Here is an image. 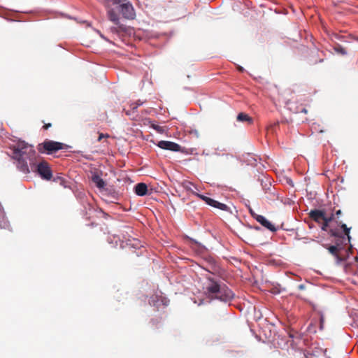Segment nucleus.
Listing matches in <instances>:
<instances>
[{"label":"nucleus","mask_w":358,"mask_h":358,"mask_svg":"<svg viewBox=\"0 0 358 358\" xmlns=\"http://www.w3.org/2000/svg\"><path fill=\"white\" fill-rule=\"evenodd\" d=\"M104 6L108 20L122 29L124 24L120 23V13L127 20H134L136 17L135 10L129 0H105Z\"/></svg>","instance_id":"obj_1"},{"label":"nucleus","mask_w":358,"mask_h":358,"mask_svg":"<svg viewBox=\"0 0 358 358\" xmlns=\"http://www.w3.org/2000/svg\"><path fill=\"white\" fill-rule=\"evenodd\" d=\"M12 150V157L16 161L17 168L24 173H30V168L37 159L33 146L22 141L14 145Z\"/></svg>","instance_id":"obj_2"},{"label":"nucleus","mask_w":358,"mask_h":358,"mask_svg":"<svg viewBox=\"0 0 358 358\" xmlns=\"http://www.w3.org/2000/svg\"><path fill=\"white\" fill-rule=\"evenodd\" d=\"M204 292L208 298L229 302L234 297V292L221 280L211 277L206 278Z\"/></svg>","instance_id":"obj_3"},{"label":"nucleus","mask_w":358,"mask_h":358,"mask_svg":"<svg viewBox=\"0 0 358 358\" xmlns=\"http://www.w3.org/2000/svg\"><path fill=\"white\" fill-rule=\"evenodd\" d=\"M343 230V234L338 229H331V235L335 237V245H337L340 250H343L345 245L350 243V228H348L345 224H342L341 226Z\"/></svg>","instance_id":"obj_4"},{"label":"nucleus","mask_w":358,"mask_h":358,"mask_svg":"<svg viewBox=\"0 0 358 358\" xmlns=\"http://www.w3.org/2000/svg\"><path fill=\"white\" fill-rule=\"evenodd\" d=\"M30 171L38 173L41 178L46 180H50L52 176L49 164L45 160L38 162L36 159L31 166Z\"/></svg>","instance_id":"obj_5"},{"label":"nucleus","mask_w":358,"mask_h":358,"mask_svg":"<svg viewBox=\"0 0 358 358\" xmlns=\"http://www.w3.org/2000/svg\"><path fill=\"white\" fill-rule=\"evenodd\" d=\"M65 145L62 143L45 140L42 143L38 144V150L41 153H47L48 155L52 154L59 150H62L65 148Z\"/></svg>","instance_id":"obj_6"},{"label":"nucleus","mask_w":358,"mask_h":358,"mask_svg":"<svg viewBox=\"0 0 358 358\" xmlns=\"http://www.w3.org/2000/svg\"><path fill=\"white\" fill-rule=\"evenodd\" d=\"M308 101L303 99H299L296 101H293L292 100H287L286 101V105L288 108L295 113H303L305 114L308 113L307 107H309V104L308 103Z\"/></svg>","instance_id":"obj_7"},{"label":"nucleus","mask_w":358,"mask_h":358,"mask_svg":"<svg viewBox=\"0 0 358 358\" xmlns=\"http://www.w3.org/2000/svg\"><path fill=\"white\" fill-rule=\"evenodd\" d=\"M199 198H200L201 200L206 202L208 205L218 208L220 210H224V211H228L229 210V208L224 203H220L217 201H215L207 196H204L203 194H196Z\"/></svg>","instance_id":"obj_8"},{"label":"nucleus","mask_w":358,"mask_h":358,"mask_svg":"<svg viewBox=\"0 0 358 358\" xmlns=\"http://www.w3.org/2000/svg\"><path fill=\"white\" fill-rule=\"evenodd\" d=\"M199 198H200L201 200L206 202L208 205L218 208L220 210H224V211H228L229 210V208L224 203H220L217 201H215L207 196H204L203 194H196Z\"/></svg>","instance_id":"obj_9"},{"label":"nucleus","mask_w":358,"mask_h":358,"mask_svg":"<svg viewBox=\"0 0 358 358\" xmlns=\"http://www.w3.org/2000/svg\"><path fill=\"white\" fill-rule=\"evenodd\" d=\"M157 145L164 150H168L173 152L181 151V146L174 142L169 141H160Z\"/></svg>","instance_id":"obj_10"},{"label":"nucleus","mask_w":358,"mask_h":358,"mask_svg":"<svg viewBox=\"0 0 358 358\" xmlns=\"http://www.w3.org/2000/svg\"><path fill=\"white\" fill-rule=\"evenodd\" d=\"M308 215L309 217L311 220H314L317 223H320L322 221V220L325 219L326 217L325 213L323 210L317 209L310 210Z\"/></svg>","instance_id":"obj_11"},{"label":"nucleus","mask_w":358,"mask_h":358,"mask_svg":"<svg viewBox=\"0 0 358 358\" xmlns=\"http://www.w3.org/2000/svg\"><path fill=\"white\" fill-rule=\"evenodd\" d=\"M256 220L259 223H260L263 227H264L265 228H266L267 229H268L271 231L273 232L277 230L275 227L271 222H270L268 220H267L266 219V217H264L263 215L257 216Z\"/></svg>","instance_id":"obj_12"},{"label":"nucleus","mask_w":358,"mask_h":358,"mask_svg":"<svg viewBox=\"0 0 358 358\" xmlns=\"http://www.w3.org/2000/svg\"><path fill=\"white\" fill-rule=\"evenodd\" d=\"M166 302L167 300L166 298L158 295L152 296L149 300L150 305L156 307H158L159 306V303H162L163 305L166 306Z\"/></svg>","instance_id":"obj_13"},{"label":"nucleus","mask_w":358,"mask_h":358,"mask_svg":"<svg viewBox=\"0 0 358 358\" xmlns=\"http://www.w3.org/2000/svg\"><path fill=\"white\" fill-rule=\"evenodd\" d=\"M134 190L138 196H143L147 194L148 186L145 183L140 182L135 186Z\"/></svg>","instance_id":"obj_14"},{"label":"nucleus","mask_w":358,"mask_h":358,"mask_svg":"<svg viewBox=\"0 0 358 358\" xmlns=\"http://www.w3.org/2000/svg\"><path fill=\"white\" fill-rule=\"evenodd\" d=\"M329 252L333 255L336 258L337 264H339L342 261L344 260L343 257L340 256L338 252L341 250L340 248L337 245H331L328 248Z\"/></svg>","instance_id":"obj_15"},{"label":"nucleus","mask_w":358,"mask_h":358,"mask_svg":"<svg viewBox=\"0 0 358 358\" xmlns=\"http://www.w3.org/2000/svg\"><path fill=\"white\" fill-rule=\"evenodd\" d=\"M236 120L238 122H247L248 124H252L253 122L252 118L245 113H238Z\"/></svg>","instance_id":"obj_16"},{"label":"nucleus","mask_w":358,"mask_h":358,"mask_svg":"<svg viewBox=\"0 0 358 358\" xmlns=\"http://www.w3.org/2000/svg\"><path fill=\"white\" fill-rule=\"evenodd\" d=\"M92 180L99 189H102L106 186V182L98 174H94Z\"/></svg>","instance_id":"obj_17"},{"label":"nucleus","mask_w":358,"mask_h":358,"mask_svg":"<svg viewBox=\"0 0 358 358\" xmlns=\"http://www.w3.org/2000/svg\"><path fill=\"white\" fill-rule=\"evenodd\" d=\"M117 27H113L110 28L111 32L114 34H119L120 32H124L126 31V27L124 25V29H122L119 27V25H116Z\"/></svg>","instance_id":"obj_18"},{"label":"nucleus","mask_w":358,"mask_h":358,"mask_svg":"<svg viewBox=\"0 0 358 358\" xmlns=\"http://www.w3.org/2000/svg\"><path fill=\"white\" fill-rule=\"evenodd\" d=\"M331 220V217H325L324 220H322V222H323L322 225V230H324V231L327 230V228L329 223Z\"/></svg>","instance_id":"obj_19"},{"label":"nucleus","mask_w":358,"mask_h":358,"mask_svg":"<svg viewBox=\"0 0 358 358\" xmlns=\"http://www.w3.org/2000/svg\"><path fill=\"white\" fill-rule=\"evenodd\" d=\"M336 52H340L342 55H345L347 53L345 50L340 45L338 47L336 48Z\"/></svg>","instance_id":"obj_20"},{"label":"nucleus","mask_w":358,"mask_h":358,"mask_svg":"<svg viewBox=\"0 0 358 358\" xmlns=\"http://www.w3.org/2000/svg\"><path fill=\"white\" fill-rule=\"evenodd\" d=\"M0 226L1 228H7L8 227V223L7 222V221L3 220L2 221H0Z\"/></svg>","instance_id":"obj_21"},{"label":"nucleus","mask_w":358,"mask_h":358,"mask_svg":"<svg viewBox=\"0 0 358 358\" xmlns=\"http://www.w3.org/2000/svg\"><path fill=\"white\" fill-rule=\"evenodd\" d=\"M108 137H109L108 134H104L101 133V134H99L97 141L99 142H100L103 138H108Z\"/></svg>","instance_id":"obj_22"},{"label":"nucleus","mask_w":358,"mask_h":358,"mask_svg":"<svg viewBox=\"0 0 358 358\" xmlns=\"http://www.w3.org/2000/svg\"><path fill=\"white\" fill-rule=\"evenodd\" d=\"M152 127L159 132H162L164 131L163 127L159 125H153Z\"/></svg>","instance_id":"obj_23"},{"label":"nucleus","mask_w":358,"mask_h":358,"mask_svg":"<svg viewBox=\"0 0 358 358\" xmlns=\"http://www.w3.org/2000/svg\"><path fill=\"white\" fill-rule=\"evenodd\" d=\"M250 214H251L252 217L254 219H255V220H256V217H257V216H260V215H257V213H255L254 212V210H253L252 208H250Z\"/></svg>","instance_id":"obj_24"},{"label":"nucleus","mask_w":358,"mask_h":358,"mask_svg":"<svg viewBox=\"0 0 358 358\" xmlns=\"http://www.w3.org/2000/svg\"><path fill=\"white\" fill-rule=\"evenodd\" d=\"M131 109L133 112H134L138 108V105H136V103H132L130 105Z\"/></svg>","instance_id":"obj_25"},{"label":"nucleus","mask_w":358,"mask_h":358,"mask_svg":"<svg viewBox=\"0 0 358 358\" xmlns=\"http://www.w3.org/2000/svg\"><path fill=\"white\" fill-rule=\"evenodd\" d=\"M134 243L131 244L133 246H134V247H137V248H141V246L140 245V243H139V241H137V240H134Z\"/></svg>","instance_id":"obj_26"},{"label":"nucleus","mask_w":358,"mask_h":358,"mask_svg":"<svg viewBox=\"0 0 358 358\" xmlns=\"http://www.w3.org/2000/svg\"><path fill=\"white\" fill-rule=\"evenodd\" d=\"M190 133L192 134H194V136H196V137H199V133L197 130H192L190 131Z\"/></svg>","instance_id":"obj_27"},{"label":"nucleus","mask_w":358,"mask_h":358,"mask_svg":"<svg viewBox=\"0 0 358 358\" xmlns=\"http://www.w3.org/2000/svg\"><path fill=\"white\" fill-rule=\"evenodd\" d=\"M324 322V320L323 317L322 316L320 317V329H323Z\"/></svg>","instance_id":"obj_28"},{"label":"nucleus","mask_w":358,"mask_h":358,"mask_svg":"<svg viewBox=\"0 0 358 358\" xmlns=\"http://www.w3.org/2000/svg\"><path fill=\"white\" fill-rule=\"evenodd\" d=\"M52 124L50 123L45 124L43 128L44 129H48L50 127H51Z\"/></svg>","instance_id":"obj_29"},{"label":"nucleus","mask_w":358,"mask_h":358,"mask_svg":"<svg viewBox=\"0 0 358 358\" xmlns=\"http://www.w3.org/2000/svg\"><path fill=\"white\" fill-rule=\"evenodd\" d=\"M298 289L300 290H303L306 289V285L303 284H301L298 286Z\"/></svg>","instance_id":"obj_30"},{"label":"nucleus","mask_w":358,"mask_h":358,"mask_svg":"<svg viewBox=\"0 0 358 358\" xmlns=\"http://www.w3.org/2000/svg\"><path fill=\"white\" fill-rule=\"evenodd\" d=\"M135 103H136V105H138V107L139 106H141V105L143 103H142V102H141L140 101H138L137 102H135Z\"/></svg>","instance_id":"obj_31"},{"label":"nucleus","mask_w":358,"mask_h":358,"mask_svg":"<svg viewBox=\"0 0 358 358\" xmlns=\"http://www.w3.org/2000/svg\"><path fill=\"white\" fill-rule=\"evenodd\" d=\"M341 210H337L336 213V215H338V216L339 215H341Z\"/></svg>","instance_id":"obj_32"},{"label":"nucleus","mask_w":358,"mask_h":358,"mask_svg":"<svg viewBox=\"0 0 358 358\" xmlns=\"http://www.w3.org/2000/svg\"><path fill=\"white\" fill-rule=\"evenodd\" d=\"M126 114H127V115H131V113H130V111H127V112H126Z\"/></svg>","instance_id":"obj_33"},{"label":"nucleus","mask_w":358,"mask_h":358,"mask_svg":"<svg viewBox=\"0 0 358 358\" xmlns=\"http://www.w3.org/2000/svg\"><path fill=\"white\" fill-rule=\"evenodd\" d=\"M239 69H240V71H243V68L242 67H240Z\"/></svg>","instance_id":"obj_34"}]
</instances>
